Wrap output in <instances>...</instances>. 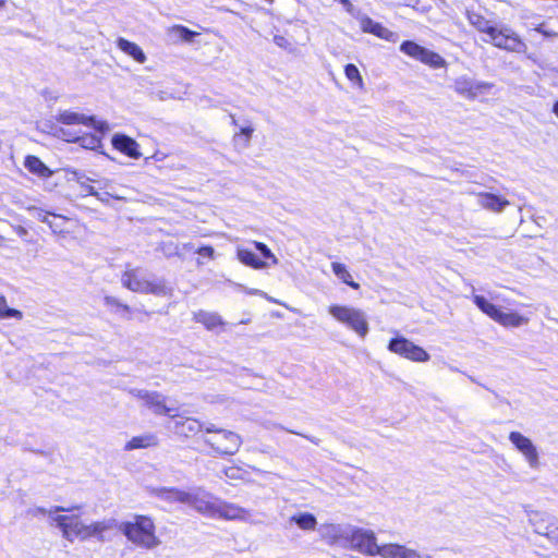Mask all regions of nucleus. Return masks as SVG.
Masks as SVG:
<instances>
[{
  "label": "nucleus",
  "instance_id": "1",
  "mask_svg": "<svg viewBox=\"0 0 558 558\" xmlns=\"http://www.w3.org/2000/svg\"><path fill=\"white\" fill-rule=\"evenodd\" d=\"M119 530L137 548L150 550L161 544L151 515L135 513L130 520L121 522Z\"/></svg>",
  "mask_w": 558,
  "mask_h": 558
},
{
  "label": "nucleus",
  "instance_id": "2",
  "mask_svg": "<svg viewBox=\"0 0 558 558\" xmlns=\"http://www.w3.org/2000/svg\"><path fill=\"white\" fill-rule=\"evenodd\" d=\"M205 433L213 435L205 438L204 441L217 454H235L242 446V438L240 435L228 429L218 428L214 424L206 425Z\"/></svg>",
  "mask_w": 558,
  "mask_h": 558
},
{
  "label": "nucleus",
  "instance_id": "3",
  "mask_svg": "<svg viewBox=\"0 0 558 558\" xmlns=\"http://www.w3.org/2000/svg\"><path fill=\"white\" fill-rule=\"evenodd\" d=\"M473 303L490 319L505 328H517L529 323V317L518 312H504L480 294L472 296Z\"/></svg>",
  "mask_w": 558,
  "mask_h": 558
},
{
  "label": "nucleus",
  "instance_id": "4",
  "mask_svg": "<svg viewBox=\"0 0 558 558\" xmlns=\"http://www.w3.org/2000/svg\"><path fill=\"white\" fill-rule=\"evenodd\" d=\"M124 288L142 294L166 295L169 288L162 280H147L138 269H126L121 276Z\"/></svg>",
  "mask_w": 558,
  "mask_h": 558
},
{
  "label": "nucleus",
  "instance_id": "5",
  "mask_svg": "<svg viewBox=\"0 0 558 558\" xmlns=\"http://www.w3.org/2000/svg\"><path fill=\"white\" fill-rule=\"evenodd\" d=\"M329 314L339 323L345 325L353 330L361 338H364L368 332V323L361 310L332 304L328 307Z\"/></svg>",
  "mask_w": 558,
  "mask_h": 558
},
{
  "label": "nucleus",
  "instance_id": "6",
  "mask_svg": "<svg viewBox=\"0 0 558 558\" xmlns=\"http://www.w3.org/2000/svg\"><path fill=\"white\" fill-rule=\"evenodd\" d=\"M400 50L408 57L415 59L432 69H440L447 65L446 60L437 52L428 50L413 40H404Z\"/></svg>",
  "mask_w": 558,
  "mask_h": 558
},
{
  "label": "nucleus",
  "instance_id": "7",
  "mask_svg": "<svg viewBox=\"0 0 558 558\" xmlns=\"http://www.w3.org/2000/svg\"><path fill=\"white\" fill-rule=\"evenodd\" d=\"M254 246L259 251L260 256L256 255L253 251L246 247H239L236 250V258L245 266L253 269H263L269 265L268 260L277 264L276 256L271 253L269 247L258 241H253Z\"/></svg>",
  "mask_w": 558,
  "mask_h": 558
},
{
  "label": "nucleus",
  "instance_id": "8",
  "mask_svg": "<svg viewBox=\"0 0 558 558\" xmlns=\"http://www.w3.org/2000/svg\"><path fill=\"white\" fill-rule=\"evenodd\" d=\"M388 350L412 362H427L430 359L428 352L422 347L410 341L405 337H395L389 340Z\"/></svg>",
  "mask_w": 558,
  "mask_h": 558
},
{
  "label": "nucleus",
  "instance_id": "9",
  "mask_svg": "<svg viewBox=\"0 0 558 558\" xmlns=\"http://www.w3.org/2000/svg\"><path fill=\"white\" fill-rule=\"evenodd\" d=\"M488 37L490 44L498 49L517 53H524L527 49L523 39L515 32L507 28L501 29L495 26Z\"/></svg>",
  "mask_w": 558,
  "mask_h": 558
},
{
  "label": "nucleus",
  "instance_id": "10",
  "mask_svg": "<svg viewBox=\"0 0 558 558\" xmlns=\"http://www.w3.org/2000/svg\"><path fill=\"white\" fill-rule=\"evenodd\" d=\"M530 521L534 532L546 537L558 553V518L546 512H534Z\"/></svg>",
  "mask_w": 558,
  "mask_h": 558
},
{
  "label": "nucleus",
  "instance_id": "11",
  "mask_svg": "<svg viewBox=\"0 0 558 558\" xmlns=\"http://www.w3.org/2000/svg\"><path fill=\"white\" fill-rule=\"evenodd\" d=\"M56 121L59 124L63 125H85L87 128H92L100 133H105L108 131L109 126L107 122L97 120L94 116H86L84 113L71 111V110H63L60 111L57 117Z\"/></svg>",
  "mask_w": 558,
  "mask_h": 558
},
{
  "label": "nucleus",
  "instance_id": "12",
  "mask_svg": "<svg viewBox=\"0 0 558 558\" xmlns=\"http://www.w3.org/2000/svg\"><path fill=\"white\" fill-rule=\"evenodd\" d=\"M56 135L66 143L78 144L82 148L95 150L101 147V137L89 132H76L62 126L56 129Z\"/></svg>",
  "mask_w": 558,
  "mask_h": 558
},
{
  "label": "nucleus",
  "instance_id": "13",
  "mask_svg": "<svg viewBox=\"0 0 558 558\" xmlns=\"http://www.w3.org/2000/svg\"><path fill=\"white\" fill-rule=\"evenodd\" d=\"M493 87V84L486 82H474L472 78L468 76H460L453 82L454 92L466 98L468 100H474L480 95L489 90Z\"/></svg>",
  "mask_w": 558,
  "mask_h": 558
},
{
  "label": "nucleus",
  "instance_id": "14",
  "mask_svg": "<svg viewBox=\"0 0 558 558\" xmlns=\"http://www.w3.org/2000/svg\"><path fill=\"white\" fill-rule=\"evenodd\" d=\"M353 547L366 556H377L380 546L377 545L376 536L373 531L354 530L351 534Z\"/></svg>",
  "mask_w": 558,
  "mask_h": 558
},
{
  "label": "nucleus",
  "instance_id": "15",
  "mask_svg": "<svg viewBox=\"0 0 558 558\" xmlns=\"http://www.w3.org/2000/svg\"><path fill=\"white\" fill-rule=\"evenodd\" d=\"M56 521L66 539L80 538L84 541V534L86 535L85 524L77 515L60 514L56 517Z\"/></svg>",
  "mask_w": 558,
  "mask_h": 558
},
{
  "label": "nucleus",
  "instance_id": "16",
  "mask_svg": "<svg viewBox=\"0 0 558 558\" xmlns=\"http://www.w3.org/2000/svg\"><path fill=\"white\" fill-rule=\"evenodd\" d=\"M138 398L143 400L145 407L150 409L157 415H165L169 417L178 416L177 409L168 407L166 404V398L159 392L144 391L138 395Z\"/></svg>",
  "mask_w": 558,
  "mask_h": 558
},
{
  "label": "nucleus",
  "instance_id": "17",
  "mask_svg": "<svg viewBox=\"0 0 558 558\" xmlns=\"http://www.w3.org/2000/svg\"><path fill=\"white\" fill-rule=\"evenodd\" d=\"M509 440L512 442L515 449L524 456L530 465H537L538 453L536 447L533 445L530 438L522 435L520 432H510Z\"/></svg>",
  "mask_w": 558,
  "mask_h": 558
},
{
  "label": "nucleus",
  "instance_id": "18",
  "mask_svg": "<svg viewBox=\"0 0 558 558\" xmlns=\"http://www.w3.org/2000/svg\"><path fill=\"white\" fill-rule=\"evenodd\" d=\"M360 26L363 33L372 34L386 41H397L398 36L395 32L388 29L381 23L374 21L369 16H363L360 20Z\"/></svg>",
  "mask_w": 558,
  "mask_h": 558
},
{
  "label": "nucleus",
  "instance_id": "19",
  "mask_svg": "<svg viewBox=\"0 0 558 558\" xmlns=\"http://www.w3.org/2000/svg\"><path fill=\"white\" fill-rule=\"evenodd\" d=\"M41 221L46 222L53 233L60 234L62 236L72 233L73 227L75 225V222L72 219L50 213L46 214L41 218Z\"/></svg>",
  "mask_w": 558,
  "mask_h": 558
},
{
  "label": "nucleus",
  "instance_id": "20",
  "mask_svg": "<svg viewBox=\"0 0 558 558\" xmlns=\"http://www.w3.org/2000/svg\"><path fill=\"white\" fill-rule=\"evenodd\" d=\"M193 320L197 324H201L205 329L209 331L225 329L227 326V323L218 313L207 312L204 310L194 312Z\"/></svg>",
  "mask_w": 558,
  "mask_h": 558
},
{
  "label": "nucleus",
  "instance_id": "21",
  "mask_svg": "<svg viewBox=\"0 0 558 558\" xmlns=\"http://www.w3.org/2000/svg\"><path fill=\"white\" fill-rule=\"evenodd\" d=\"M217 498L209 494H192L189 506L203 515L214 518Z\"/></svg>",
  "mask_w": 558,
  "mask_h": 558
},
{
  "label": "nucleus",
  "instance_id": "22",
  "mask_svg": "<svg viewBox=\"0 0 558 558\" xmlns=\"http://www.w3.org/2000/svg\"><path fill=\"white\" fill-rule=\"evenodd\" d=\"M246 514L247 511L242 507L217 499L214 518L223 520H241L244 519Z\"/></svg>",
  "mask_w": 558,
  "mask_h": 558
},
{
  "label": "nucleus",
  "instance_id": "23",
  "mask_svg": "<svg viewBox=\"0 0 558 558\" xmlns=\"http://www.w3.org/2000/svg\"><path fill=\"white\" fill-rule=\"evenodd\" d=\"M112 146L120 153L131 158H140L141 153L138 151L137 142L124 134H116L112 137Z\"/></svg>",
  "mask_w": 558,
  "mask_h": 558
},
{
  "label": "nucleus",
  "instance_id": "24",
  "mask_svg": "<svg viewBox=\"0 0 558 558\" xmlns=\"http://www.w3.org/2000/svg\"><path fill=\"white\" fill-rule=\"evenodd\" d=\"M478 202L482 208L492 210L495 213L502 211L507 206L510 205V202L500 195H496L489 192H480L477 194Z\"/></svg>",
  "mask_w": 558,
  "mask_h": 558
},
{
  "label": "nucleus",
  "instance_id": "25",
  "mask_svg": "<svg viewBox=\"0 0 558 558\" xmlns=\"http://www.w3.org/2000/svg\"><path fill=\"white\" fill-rule=\"evenodd\" d=\"M377 556H380L381 558H418L415 550L409 549L403 545L392 543L380 545Z\"/></svg>",
  "mask_w": 558,
  "mask_h": 558
},
{
  "label": "nucleus",
  "instance_id": "26",
  "mask_svg": "<svg viewBox=\"0 0 558 558\" xmlns=\"http://www.w3.org/2000/svg\"><path fill=\"white\" fill-rule=\"evenodd\" d=\"M205 427L202 422L193 417H186L175 423L177 434L183 438H189L204 432Z\"/></svg>",
  "mask_w": 558,
  "mask_h": 558
},
{
  "label": "nucleus",
  "instance_id": "27",
  "mask_svg": "<svg viewBox=\"0 0 558 558\" xmlns=\"http://www.w3.org/2000/svg\"><path fill=\"white\" fill-rule=\"evenodd\" d=\"M25 168L39 178H49L52 171L35 155H27L24 159Z\"/></svg>",
  "mask_w": 558,
  "mask_h": 558
},
{
  "label": "nucleus",
  "instance_id": "28",
  "mask_svg": "<svg viewBox=\"0 0 558 558\" xmlns=\"http://www.w3.org/2000/svg\"><path fill=\"white\" fill-rule=\"evenodd\" d=\"M158 438L154 434L138 435L132 437L125 445L124 450L131 451L135 449H146L156 447L158 445Z\"/></svg>",
  "mask_w": 558,
  "mask_h": 558
},
{
  "label": "nucleus",
  "instance_id": "29",
  "mask_svg": "<svg viewBox=\"0 0 558 558\" xmlns=\"http://www.w3.org/2000/svg\"><path fill=\"white\" fill-rule=\"evenodd\" d=\"M117 46L120 50L132 57L138 63H144L146 61V56L137 44L125 38H118Z\"/></svg>",
  "mask_w": 558,
  "mask_h": 558
},
{
  "label": "nucleus",
  "instance_id": "30",
  "mask_svg": "<svg viewBox=\"0 0 558 558\" xmlns=\"http://www.w3.org/2000/svg\"><path fill=\"white\" fill-rule=\"evenodd\" d=\"M343 534L341 529L335 524H325L323 527V532L320 534V539L329 545L335 546L339 544L343 539Z\"/></svg>",
  "mask_w": 558,
  "mask_h": 558
},
{
  "label": "nucleus",
  "instance_id": "31",
  "mask_svg": "<svg viewBox=\"0 0 558 558\" xmlns=\"http://www.w3.org/2000/svg\"><path fill=\"white\" fill-rule=\"evenodd\" d=\"M112 527V524L107 521H96L90 524H85L86 535L84 534V539H88L92 537H97L100 541H104V534L108 530Z\"/></svg>",
  "mask_w": 558,
  "mask_h": 558
},
{
  "label": "nucleus",
  "instance_id": "32",
  "mask_svg": "<svg viewBox=\"0 0 558 558\" xmlns=\"http://www.w3.org/2000/svg\"><path fill=\"white\" fill-rule=\"evenodd\" d=\"M331 269L333 274L347 286L354 290L360 289V283L353 280L352 275L350 274L347 266L339 262L331 263Z\"/></svg>",
  "mask_w": 558,
  "mask_h": 558
},
{
  "label": "nucleus",
  "instance_id": "33",
  "mask_svg": "<svg viewBox=\"0 0 558 558\" xmlns=\"http://www.w3.org/2000/svg\"><path fill=\"white\" fill-rule=\"evenodd\" d=\"M159 495L169 501L182 502V504H187V505H189L191 496H192L191 493H187V492L174 488V487L162 488V489H160Z\"/></svg>",
  "mask_w": 558,
  "mask_h": 558
},
{
  "label": "nucleus",
  "instance_id": "34",
  "mask_svg": "<svg viewBox=\"0 0 558 558\" xmlns=\"http://www.w3.org/2000/svg\"><path fill=\"white\" fill-rule=\"evenodd\" d=\"M469 23L480 33L486 34L487 36L490 34L494 25L490 24V21L487 20L484 15L480 13H470L468 15Z\"/></svg>",
  "mask_w": 558,
  "mask_h": 558
},
{
  "label": "nucleus",
  "instance_id": "35",
  "mask_svg": "<svg viewBox=\"0 0 558 558\" xmlns=\"http://www.w3.org/2000/svg\"><path fill=\"white\" fill-rule=\"evenodd\" d=\"M291 521L295 522L304 531H313L317 524L315 515L310 512L294 514L291 517Z\"/></svg>",
  "mask_w": 558,
  "mask_h": 558
},
{
  "label": "nucleus",
  "instance_id": "36",
  "mask_svg": "<svg viewBox=\"0 0 558 558\" xmlns=\"http://www.w3.org/2000/svg\"><path fill=\"white\" fill-rule=\"evenodd\" d=\"M169 34L173 35L177 39L181 41H192L197 35V32L191 31L184 25H172L168 29Z\"/></svg>",
  "mask_w": 558,
  "mask_h": 558
},
{
  "label": "nucleus",
  "instance_id": "37",
  "mask_svg": "<svg viewBox=\"0 0 558 558\" xmlns=\"http://www.w3.org/2000/svg\"><path fill=\"white\" fill-rule=\"evenodd\" d=\"M345 77L359 88H363L364 81L355 64L349 63L344 66Z\"/></svg>",
  "mask_w": 558,
  "mask_h": 558
},
{
  "label": "nucleus",
  "instance_id": "38",
  "mask_svg": "<svg viewBox=\"0 0 558 558\" xmlns=\"http://www.w3.org/2000/svg\"><path fill=\"white\" fill-rule=\"evenodd\" d=\"M9 317L22 319L23 314L19 310L9 307L7 304V299L3 295H1L0 296V318H9Z\"/></svg>",
  "mask_w": 558,
  "mask_h": 558
},
{
  "label": "nucleus",
  "instance_id": "39",
  "mask_svg": "<svg viewBox=\"0 0 558 558\" xmlns=\"http://www.w3.org/2000/svg\"><path fill=\"white\" fill-rule=\"evenodd\" d=\"M196 253L208 260H213L215 258V248L211 245H202L196 250Z\"/></svg>",
  "mask_w": 558,
  "mask_h": 558
},
{
  "label": "nucleus",
  "instance_id": "40",
  "mask_svg": "<svg viewBox=\"0 0 558 558\" xmlns=\"http://www.w3.org/2000/svg\"><path fill=\"white\" fill-rule=\"evenodd\" d=\"M254 130L251 126H243L240 129V131L235 134V137L241 138L243 137L244 145H247L250 142V138L253 134Z\"/></svg>",
  "mask_w": 558,
  "mask_h": 558
},
{
  "label": "nucleus",
  "instance_id": "41",
  "mask_svg": "<svg viewBox=\"0 0 558 558\" xmlns=\"http://www.w3.org/2000/svg\"><path fill=\"white\" fill-rule=\"evenodd\" d=\"M275 44L280 48H288L290 46L289 40L283 35H275L274 36Z\"/></svg>",
  "mask_w": 558,
  "mask_h": 558
},
{
  "label": "nucleus",
  "instance_id": "42",
  "mask_svg": "<svg viewBox=\"0 0 558 558\" xmlns=\"http://www.w3.org/2000/svg\"><path fill=\"white\" fill-rule=\"evenodd\" d=\"M105 303L109 306L116 307L117 310L122 306V303L113 296H106Z\"/></svg>",
  "mask_w": 558,
  "mask_h": 558
},
{
  "label": "nucleus",
  "instance_id": "43",
  "mask_svg": "<svg viewBox=\"0 0 558 558\" xmlns=\"http://www.w3.org/2000/svg\"><path fill=\"white\" fill-rule=\"evenodd\" d=\"M119 310L123 311L125 313H131L132 312L131 307L128 304H123V303H122V306Z\"/></svg>",
  "mask_w": 558,
  "mask_h": 558
},
{
  "label": "nucleus",
  "instance_id": "44",
  "mask_svg": "<svg viewBox=\"0 0 558 558\" xmlns=\"http://www.w3.org/2000/svg\"><path fill=\"white\" fill-rule=\"evenodd\" d=\"M553 112L555 113V116L558 118V100H556L553 105Z\"/></svg>",
  "mask_w": 558,
  "mask_h": 558
},
{
  "label": "nucleus",
  "instance_id": "45",
  "mask_svg": "<svg viewBox=\"0 0 558 558\" xmlns=\"http://www.w3.org/2000/svg\"><path fill=\"white\" fill-rule=\"evenodd\" d=\"M7 5V0H0V10Z\"/></svg>",
  "mask_w": 558,
  "mask_h": 558
},
{
  "label": "nucleus",
  "instance_id": "46",
  "mask_svg": "<svg viewBox=\"0 0 558 558\" xmlns=\"http://www.w3.org/2000/svg\"><path fill=\"white\" fill-rule=\"evenodd\" d=\"M19 233L20 234H25L26 233V230L22 227L19 228Z\"/></svg>",
  "mask_w": 558,
  "mask_h": 558
},
{
  "label": "nucleus",
  "instance_id": "47",
  "mask_svg": "<svg viewBox=\"0 0 558 558\" xmlns=\"http://www.w3.org/2000/svg\"><path fill=\"white\" fill-rule=\"evenodd\" d=\"M197 264H198V265H202V264H203V262H202L201 259H197Z\"/></svg>",
  "mask_w": 558,
  "mask_h": 558
},
{
  "label": "nucleus",
  "instance_id": "48",
  "mask_svg": "<svg viewBox=\"0 0 558 558\" xmlns=\"http://www.w3.org/2000/svg\"><path fill=\"white\" fill-rule=\"evenodd\" d=\"M266 1L269 2V3H272L275 0H266Z\"/></svg>",
  "mask_w": 558,
  "mask_h": 558
}]
</instances>
